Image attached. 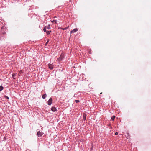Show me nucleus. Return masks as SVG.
<instances>
[{
  "instance_id": "obj_10",
  "label": "nucleus",
  "mask_w": 151,
  "mask_h": 151,
  "mask_svg": "<svg viewBox=\"0 0 151 151\" xmlns=\"http://www.w3.org/2000/svg\"><path fill=\"white\" fill-rule=\"evenodd\" d=\"M45 27L46 28V29H50V25H48V26H47Z\"/></svg>"
},
{
  "instance_id": "obj_7",
  "label": "nucleus",
  "mask_w": 151,
  "mask_h": 151,
  "mask_svg": "<svg viewBox=\"0 0 151 151\" xmlns=\"http://www.w3.org/2000/svg\"><path fill=\"white\" fill-rule=\"evenodd\" d=\"M46 96L47 95L45 93L42 95V97L43 99H45L46 98Z\"/></svg>"
},
{
  "instance_id": "obj_16",
  "label": "nucleus",
  "mask_w": 151,
  "mask_h": 151,
  "mask_svg": "<svg viewBox=\"0 0 151 151\" xmlns=\"http://www.w3.org/2000/svg\"><path fill=\"white\" fill-rule=\"evenodd\" d=\"M75 101L76 103H78L79 102H80V101L79 100H76Z\"/></svg>"
},
{
  "instance_id": "obj_6",
  "label": "nucleus",
  "mask_w": 151,
  "mask_h": 151,
  "mask_svg": "<svg viewBox=\"0 0 151 151\" xmlns=\"http://www.w3.org/2000/svg\"><path fill=\"white\" fill-rule=\"evenodd\" d=\"M78 30V29H77V28H75L73 30H72L71 32H70L71 33H72V32H76Z\"/></svg>"
},
{
  "instance_id": "obj_18",
  "label": "nucleus",
  "mask_w": 151,
  "mask_h": 151,
  "mask_svg": "<svg viewBox=\"0 0 151 151\" xmlns=\"http://www.w3.org/2000/svg\"><path fill=\"white\" fill-rule=\"evenodd\" d=\"M115 134L116 135H117L118 134V133L117 132H115Z\"/></svg>"
},
{
  "instance_id": "obj_12",
  "label": "nucleus",
  "mask_w": 151,
  "mask_h": 151,
  "mask_svg": "<svg viewBox=\"0 0 151 151\" xmlns=\"http://www.w3.org/2000/svg\"><path fill=\"white\" fill-rule=\"evenodd\" d=\"M86 115H84L83 116V120L84 121H85L86 119Z\"/></svg>"
},
{
  "instance_id": "obj_11",
  "label": "nucleus",
  "mask_w": 151,
  "mask_h": 151,
  "mask_svg": "<svg viewBox=\"0 0 151 151\" xmlns=\"http://www.w3.org/2000/svg\"><path fill=\"white\" fill-rule=\"evenodd\" d=\"M115 118V116H113L111 117V119L112 120H114V119Z\"/></svg>"
},
{
  "instance_id": "obj_2",
  "label": "nucleus",
  "mask_w": 151,
  "mask_h": 151,
  "mask_svg": "<svg viewBox=\"0 0 151 151\" xmlns=\"http://www.w3.org/2000/svg\"><path fill=\"white\" fill-rule=\"evenodd\" d=\"M52 98H50L48 101V104L49 105H50L52 103Z\"/></svg>"
},
{
  "instance_id": "obj_14",
  "label": "nucleus",
  "mask_w": 151,
  "mask_h": 151,
  "mask_svg": "<svg viewBox=\"0 0 151 151\" xmlns=\"http://www.w3.org/2000/svg\"><path fill=\"white\" fill-rule=\"evenodd\" d=\"M4 97L6 99H9V97L7 96L6 95L4 96Z\"/></svg>"
},
{
  "instance_id": "obj_21",
  "label": "nucleus",
  "mask_w": 151,
  "mask_h": 151,
  "mask_svg": "<svg viewBox=\"0 0 151 151\" xmlns=\"http://www.w3.org/2000/svg\"><path fill=\"white\" fill-rule=\"evenodd\" d=\"M57 17L56 16H55L54 17V18H56Z\"/></svg>"
},
{
  "instance_id": "obj_4",
  "label": "nucleus",
  "mask_w": 151,
  "mask_h": 151,
  "mask_svg": "<svg viewBox=\"0 0 151 151\" xmlns=\"http://www.w3.org/2000/svg\"><path fill=\"white\" fill-rule=\"evenodd\" d=\"M63 58L64 57L63 56V55H61L59 58H58V60L59 61H61L63 60Z\"/></svg>"
},
{
  "instance_id": "obj_20",
  "label": "nucleus",
  "mask_w": 151,
  "mask_h": 151,
  "mask_svg": "<svg viewBox=\"0 0 151 151\" xmlns=\"http://www.w3.org/2000/svg\"><path fill=\"white\" fill-rule=\"evenodd\" d=\"M49 40H48V41L46 42V44L49 42Z\"/></svg>"
},
{
  "instance_id": "obj_13",
  "label": "nucleus",
  "mask_w": 151,
  "mask_h": 151,
  "mask_svg": "<svg viewBox=\"0 0 151 151\" xmlns=\"http://www.w3.org/2000/svg\"><path fill=\"white\" fill-rule=\"evenodd\" d=\"M46 33L47 35H49L50 34V32H51V31H46Z\"/></svg>"
},
{
  "instance_id": "obj_5",
  "label": "nucleus",
  "mask_w": 151,
  "mask_h": 151,
  "mask_svg": "<svg viewBox=\"0 0 151 151\" xmlns=\"http://www.w3.org/2000/svg\"><path fill=\"white\" fill-rule=\"evenodd\" d=\"M56 109L55 107H52L51 109V110L53 112H55L56 111Z\"/></svg>"
},
{
  "instance_id": "obj_15",
  "label": "nucleus",
  "mask_w": 151,
  "mask_h": 151,
  "mask_svg": "<svg viewBox=\"0 0 151 151\" xmlns=\"http://www.w3.org/2000/svg\"><path fill=\"white\" fill-rule=\"evenodd\" d=\"M43 30L44 31V32H46L47 31H46V28L45 27L44 29H43Z\"/></svg>"
},
{
  "instance_id": "obj_17",
  "label": "nucleus",
  "mask_w": 151,
  "mask_h": 151,
  "mask_svg": "<svg viewBox=\"0 0 151 151\" xmlns=\"http://www.w3.org/2000/svg\"><path fill=\"white\" fill-rule=\"evenodd\" d=\"M57 22V21L56 20H54L52 21V22H55V23H56Z\"/></svg>"
},
{
  "instance_id": "obj_9",
  "label": "nucleus",
  "mask_w": 151,
  "mask_h": 151,
  "mask_svg": "<svg viewBox=\"0 0 151 151\" xmlns=\"http://www.w3.org/2000/svg\"><path fill=\"white\" fill-rule=\"evenodd\" d=\"M4 89V87L2 86H0V91Z\"/></svg>"
},
{
  "instance_id": "obj_8",
  "label": "nucleus",
  "mask_w": 151,
  "mask_h": 151,
  "mask_svg": "<svg viewBox=\"0 0 151 151\" xmlns=\"http://www.w3.org/2000/svg\"><path fill=\"white\" fill-rule=\"evenodd\" d=\"M16 73H13L12 75V77L13 78V79H15V78H14V77H15L16 75Z\"/></svg>"
},
{
  "instance_id": "obj_22",
  "label": "nucleus",
  "mask_w": 151,
  "mask_h": 151,
  "mask_svg": "<svg viewBox=\"0 0 151 151\" xmlns=\"http://www.w3.org/2000/svg\"><path fill=\"white\" fill-rule=\"evenodd\" d=\"M102 93H100V94H102Z\"/></svg>"
},
{
  "instance_id": "obj_19",
  "label": "nucleus",
  "mask_w": 151,
  "mask_h": 151,
  "mask_svg": "<svg viewBox=\"0 0 151 151\" xmlns=\"http://www.w3.org/2000/svg\"><path fill=\"white\" fill-rule=\"evenodd\" d=\"M67 29V28H65L64 29H63V30H66Z\"/></svg>"
},
{
  "instance_id": "obj_1",
  "label": "nucleus",
  "mask_w": 151,
  "mask_h": 151,
  "mask_svg": "<svg viewBox=\"0 0 151 151\" xmlns=\"http://www.w3.org/2000/svg\"><path fill=\"white\" fill-rule=\"evenodd\" d=\"M37 136L38 137H41L44 134L43 132H41L40 131L37 132Z\"/></svg>"
},
{
  "instance_id": "obj_3",
  "label": "nucleus",
  "mask_w": 151,
  "mask_h": 151,
  "mask_svg": "<svg viewBox=\"0 0 151 151\" xmlns=\"http://www.w3.org/2000/svg\"><path fill=\"white\" fill-rule=\"evenodd\" d=\"M49 68L51 70H52L53 68V65L50 64H48Z\"/></svg>"
}]
</instances>
